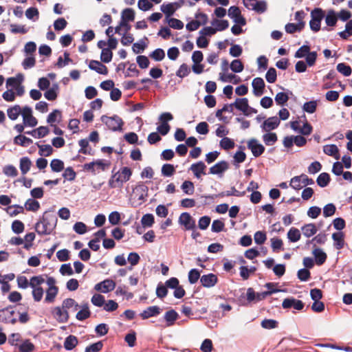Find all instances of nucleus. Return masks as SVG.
I'll use <instances>...</instances> for the list:
<instances>
[{
	"mask_svg": "<svg viewBox=\"0 0 352 352\" xmlns=\"http://www.w3.org/2000/svg\"><path fill=\"white\" fill-rule=\"evenodd\" d=\"M58 219L51 211H45L35 224V230L39 235L50 234L56 226Z\"/></svg>",
	"mask_w": 352,
	"mask_h": 352,
	"instance_id": "nucleus-1",
	"label": "nucleus"
},
{
	"mask_svg": "<svg viewBox=\"0 0 352 352\" xmlns=\"http://www.w3.org/2000/svg\"><path fill=\"white\" fill-rule=\"evenodd\" d=\"M112 173L113 175L108 182L109 186L111 188H121L124 183L130 179L132 175V170L130 168L124 166L116 173H114L113 169Z\"/></svg>",
	"mask_w": 352,
	"mask_h": 352,
	"instance_id": "nucleus-2",
	"label": "nucleus"
},
{
	"mask_svg": "<svg viewBox=\"0 0 352 352\" xmlns=\"http://www.w3.org/2000/svg\"><path fill=\"white\" fill-rule=\"evenodd\" d=\"M111 165V162L106 160H97L83 165V169L86 171L91 172L96 175L100 171H104L108 169Z\"/></svg>",
	"mask_w": 352,
	"mask_h": 352,
	"instance_id": "nucleus-3",
	"label": "nucleus"
},
{
	"mask_svg": "<svg viewBox=\"0 0 352 352\" xmlns=\"http://www.w3.org/2000/svg\"><path fill=\"white\" fill-rule=\"evenodd\" d=\"M101 121L112 131H121L122 130L124 122L122 119L117 115L111 117L104 115L102 116Z\"/></svg>",
	"mask_w": 352,
	"mask_h": 352,
	"instance_id": "nucleus-4",
	"label": "nucleus"
},
{
	"mask_svg": "<svg viewBox=\"0 0 352 352\" xmlns=\"http://www.w3.org/2000/svg\"><path fill=\"white\" fill-rule=\"evenodd\" d=\"M281 291V289H272L265 291L261 293H256L253 288L249 287L247 289L246 294L247 300L249 303H251L252 302H259L267 298L268 296H270L272 294L277 293Z\"/></svg>",
	"mask_w": 352,
	"mask_h": 352,
	"instance_id": "nucleus-5",
	"label": "nucleus"
},
{
	"mask_svg": "<svg viewBox=\"0 0 352 352\" xmlns=\"http://www.w3.org/2000/svg\"><path fill=\"white\" fill-rule=\"evenodd\" d=\"M309 26L312 31L317 32L320 30L321 21L324 17V11L320 8H316L311 12Z\"/></svg>",
	"mask_w": 352,
	"mask_h": 352,
	"instance_id": "nucleus-6",
	"label": "nucleus"
},
{
	"mask_svg": "<svg viewBox=\"0 0 352 352\" xmlns=\"http://www.w3.org/2000/svg\"><path fill=\"white\" fill-rule=\"evenodd\" d=\"M0 322L14 324L17 322L15 311L12 306L0 309Z\"/></svg>",
	"mask_w": 352,
	"mask_h": 352,
	"instance_id": "nucleus-7",
	"label": "nucleus"
},
{
	"mask_svg": "<svg viewBox=\"0 0 352 352\" xmlns=\"http://www.w3.org/2000/svg\"><path fill=\"white\" fill-rule=\"evenodd\" d=\"M179 225L184 226L185 230H194L196 227L195 221L191 215L187 212H182L178 219Z\"/></svg>",
	"mask_w": 352,
	"mask_h": 352,
	"instance_id": "nucleus-8",
	"label": "nucleus"
},
{
	"mask_svg": "<svg viewBox=\"0 0 352 352\" xmlns=\"http://www.w3.org/2000/svg\"><path fill=\"white\" fill-rule=\"evenodd\" d=\"M32 109L28 106H25L22 109L21 115L23 120V123L26 126L31 127L35 126L38 122L36 118L32 116Z\"/></svg>",
	"mask_w": 352,
	"mask_h": 352,
	"instance_id": "nucleus-9",
	"label": "nucleus"
},
{
	"mask_svg": "<svg viewBox=\"0 0 352 352\" xmlns=\"http://www.w3.org/2000/svg\"><path fill=\"white\" fill-rule=\"evenodd\" d=\"M228 16L233 19L234 22L241 25L246 24L245 19L241 15L239 7L233 6L228 9Z\"/></svg>",
	"mask_w": 352,
	"mask_h": 352,
	"instance_id": "nucleus-10",
	"label": "nucleus"
},
{
	"mask_svg": "<svg viewBox=\"0 0 352 352\" xmlns=\"http://www.w3.org/2000/svg\"><path fill=\"white\" fill-rule=\"evenodd\" d=\"M133 191L135 195L138 197V200L140 201L139 205H141L146 201L148 188L144 183H138L134 188Z\"/></svg>",
	"mask_w": 352,
	"mask_h": 352,
	"instance_id": "nucleus-11",
	"label": "nucleus"
},
{
	"mask_svg": "<svg viewBox=\"0 0 352 352\" xmlns=\"http://www.w3.org/2000/svg\"><path fill=\"white\" fill-rule=\"evenodd\" d=\"M248 148L251 150L252 155L255 157L261 156L265 151V146L260 144L256 139H250L247 144Z\"/></svg>",
	"mask_w": 352,
	"mask_h": 352,
	"instance_id": "nucleus-12",
	"label": "nucleus"
},
{
	"mask_svg": "<svg viewBox=\"0 0 352 352\" xmlns=\"http://www.w3.org/2000/svg\"><path fill=\"white\" fill-rule=\"evenodd\" d=\"M116 286V285L115 281H113L111 279L107 278L104 280L103 281L97 283L94 286V289L96 291H100L102 293L107 294L111 291H113L115 289Z\"/></svg>",
	"mask_w": 352,
	"mask_h": 352,
	"instance_id": "nucleus-13",
	"label": "nucleus"
},
{
	"mask_svg": "<svg viewBox=\"0 0 352 352\" xmlns=\"http://www.w3.org/2000/svg\"><path fill=\"white\" fill-rule=\"evenodd\" d=\"M200 283L203 287L210 288L218 283V277L213 273L204 274L200 278Z\"/></svg>",
	"mask_w": 352,
	"mask_h": 352,
	"instance_id": "nucleus-14",
	"label": "nucleus"
},
{
	"mask_svg": "<svg viewBox=\"0 0 352 352\" xmlns=\"http://www.w3.org/2000/svg\"><path fill=\"white\" fill-rule=\"evenodd\" d=\"M282 307L284 309L294 307L296 310H302L305 307V304L300 300L294 298H287L283 300Z\"/></svg>",
	"mask_w": 352,
	"mask_h": 352,
	"instance_id": "nucleus-15",
	"label": "nucleus"
},
{
	"mask_svg": "<svg viewBox=\"0 0 352 352\" xmlns=\"http://www.w3.org/2000/svg\"><path fill=\"white\" fill-rule=\"evenodd\" d=\"M54 318L60 323L67 322L69 320V313L67 310L63 307H56L52 311Z\"/></svg>",
	"mask_w": 352,
	"mask_h": 352,
	"instance_id": "nucleus-16",
	"label": "nucleus"
},
{
	"mask_svg": "<svg viewBox=\"0 0 352 352\" xmlns=\"http://www.w3.org/2000/svg\"><path fill=\"white\" fill-rule=\"evenodd\" d=\"M280 119L276 116L270 117L264 121L261 125L263 131H270L276 129L280 124Z\"/></svg>",
	"mask_w": 352,
	"mask_h": 352,
	"instance_id": "nucleus-17",
	"label": "nucleus"
},
{
	"mask_svg": "<svg viewBox=\"0 0 352 352\" xmlns=\"http://www.w3.org/2000/svg\"><path fill=\"white\" fill-rule=\"evenodd\" d=\"M253 92L256 96H261L264 93L265 82L262 78H255L252 82Z\"/></svg>",
	"mask_w": 352,
	"mask_h": 352,
	"instance_id": "nucleus-18",
	"label": "nucleus"
},
{
	"mask_svg": "<svg viewBox=\"0 0 352 352\" xmlns=\"http://www.w3.org/2000/svg\"><path fill=\"white\" fill-rule=\"evenodd\" d=\"M229 168L228 162L222 160L210 168L209 173L212 175H221Z\"/></svg>",
	"mask_w": 352,
	"mask_h": 352,
	"instance_id": "nucleus-19",
	"label": "nucleus"
},
{
	"mask_svg": "<svg viewBox=\"0 0 352 352\" xmlns=\"http://www.w3.org/2000/svg\"><path fill=\"white\" fill-rule=\"evenodd\" d=\"M206 168V166L202 161L194 163L190 167V170L193 173L195 177L197 179H199L201 175L206 174L205 172Z\"/></svg>",
	"mask_w": 352,
	"mask_h": 352,
	"instance_id": "nucleus-20",
	"label": "nucleus"
},
{
	"mask_svg": "<svg viewBox=\"0 0 352 352\" xmlns=\"http://www.w3.org/2000/svg\"><path fill=\"white\" fill-rule=\"evenodd\" d=\"M89 68L96 72L99 74L107 75L108 74L107 67L98 60H90L89 63Z\"/></svg>",
	"mask_w": 352,
	"mask_h": 352,
	"instance_id": "nucleus-21",
	"label": "nucleus"
},
{
	"mask_svg": "<svg viewBox=\"0 0 352 352\" xmlns=\"http://www.w3.org/2000/svg\"><path fill=\"white\" fill-rule=\"evenodd\" d=\"M234 105L238 110L242 111L245 116H250V113L248 112L249 104L248 98H236Z\"/></svg>",
	"mask_w": 352,
	"mask_h": 352,
	"instance_id": "nucleus-22",
	"label": "nucleus"
},
{
	"mask_svg": "<svg viewBox=\"0 0 352 352\" xmlns=\"http://www.w3.org/2000/svg\"><path fill=\"white\" fill-rule=\"evenodd\" d=\"M161 310L158 306H151L140 313V316L143 320H146L151 317L157 316L161 313Z\"/></svg>",
	"mask_w": 352,
	"mask_h": 352,
	"instance_id": "nucleus-23",
	"label": "nucleus"
},
{
	"mask_svg": "<svg viewBox=\"0 0 352 352\" xmlns=\"http://www.w3.org/2000/svg\"><path fill=\"white\" fill-rule=\"evenodd\" d=\"M50 130L47 126H39L36 129H33L30 131H25V134L32 135L35 138H42L48 135Z\"/></svg>",
	"mask_w": 352,
	"mask_h": 352,
	"instance_id": "nucleus-24",
	"label": "nucleus"
},
{
	"mask_svg": "<svg viewBox=\"0 0 352 352\" xmlns=\"http://www.w3.org/2000/svg\"><path fill=\"white\" fill-rule=\"evenodd\" d=\"M312 254L315 258V262L318 265H322L327 260V254L320 248H315Z\"/></svg>",
	"mask_w": 352,
	"mask_h": 352,
	"instance_id": "nucleus-25",
	"label": "nucleus"
},
{
	"mask_svg": "<svg viewBox=\"0 0 352 352\" xmlns=\"http://www.w3.org/2000/svg\"><path fill=\"white\" fill-rule=\"evenodd\" d=\"M325 23L327 26L333 27L338 21L337 13L333 10H328L327 14H324Z\"/></svg>",
	"mask_w": 352,
	"mask_h": 352,
	"instance_id": "nucleus-26",
	"label": "nucleus"
},
{
	"mask_svg": "<svg viewBox=\"0 0 352 352\" xmlns=\"http://www.w3.org/2000/svg\"><path fill=\"white\" fill-rule=\"evenodd\" d=\"M332 239L334 241V247L337 250H340L344 248V234L342 232H334L332 234Z\"/></svg>",
	"mask_w": 352,
	"mask_h": 352,
	"instance_id": "nucleus-27",
	"label": "nucleus"
},
{
	"mask_svg": "<svg viewBox=\"0 0 352 352\" xmlns=\"http://www.w3.org/2000/svg\"><path fill=\"white\" fill-rule=\"evenodd\" d=\"M301 230L302 231V234L306 237H311L316 234L318 229L314 223H307L304 225Z\"/></svg>",
	"mask_w": 352,
	"mask_h": 352,
	"instance_id": "nucleus-28",
	"label": "nucleus"
},
{
	"mask_svg": "<svg viewBox=\"0 0 352 352\" xmlns=\"http://www.w3.org/2000/svg\"><path fill=\"white\" fill-rule=\"evenodd\" d=\"M178 317L179 315L177 312L174 309H170L166 311L164 316L168 327L172 326L175 323V320H177Z\"/></svg>",
	"mask_w": 352,
	"mask_h": 352,
	"instance_id": "nucleus-29",
	"label": "nucleus"
},
{
	"mask_svg": "<svg viewBox=\"0 0 352 352\" xmlns=\"http://www.w3.org/2000/svg\"><path fill=\"white\" fill-rule=\"evenodd\" d=\"M62 118L61 111L58 109H54L51 112L47 118V122L51 126H54V123L60 122Z\"/></svg>",
	"mask_w": 352,
	"mask_h": 352,
	"instance_id": "nucleus-30",
	"label": "nucleus"
},
{
	"mask_svg": "<svg viewBox=\"0 0 352 352\" xmlns=\"http://www.w3.org/2000/svg\"><path fill=\"white\" fill-rule=\"evenodd\" d=\"M13 142L16 145L27 147L32 144V140L23 135H16L13 140Z\"/></svg>",
	"mask_w": 352,
	"mask_h": 352,
	"instance_id": "nucleus-31",
	"label": "nucleus"
},
{
	"mask_svg": "<svg viewBox=\"0 0 352 352\" xmlns=\"http://www.w3.org/2000/svg\"><path fill=\"white\" fill-rule=\"evenodd\" d=\"M323 151L326 155L333 156L336 160H338L340 158V156L338 155L339 150L336 144H329L324 146L323 147Z\"/></svg>",
	"mask_w": 352,
	"mask_h": 352,
	"instance_id": "nucleus-32",
	"label": "nucleus"
},
{
	"mask_svg": "<svg viewBox=\"0 0 352 352\" xmlns=\"http://www.w3.org/2000/svg\"><path fill=\"white\" fill-rule=\"evenodd\" d=\"M21 112L22 109L19 104H15L7 110L8 116L11 120H16Z\"/></svg>",
	"mask_w": 352,
	"mask_h": 352,
	"instance_id": "nucleus-33",
	"label": "nucleus"
},
{
	"mask_svg": "<svg viewBox=\"0 0 352 352\" xmlns=\"http://www.w3.org/2000/svg\"><path fill=\"white\" fill-rule=\"evenodd\" d=\"M78 340L75 336H67L64 342V347L67 351H71L78 344Z\"/></svg>",
	"mask_w": 352,
	"mask_h": 352,
	"instance_id": "nucleus-34",
	"label": "nucleus"
},
{
	"mask_svg": "<svg viewBox=\"0 0 352 352\" xmlns=\"http://www.w3.org/2000/svg\"><path fill=\"white\" fill-rule=\"evenodd\" d=\"M32 166V162L28 157H23L20 159V170L21 173L24 175L30 169Z\"/></svg>",
	"mask_w": 352,
	"mask_h": 352,
	"instance_id": "nucleus-35",
	"label": "nucleus"
},
{
	"mask_svg": "<svg viewBox=\"0 0 352 352\" xmlns=\"http://www.w3.org/2000/svg\"><path fill=\"white\" fill-rule=\"evenodd\" d=\"M91 316V312L89 309L88 304L86 303L82 306V309L80 310L76 316L77 320L80 321L85 320L89 318Z\"/></svg>",
	"mask_w": 352,
	"mask_h": 352,
	"instance_id": "nucleus-36",
	"label": "nucleus"
},
{
	"mask_svg": "<svg viewBox=\"0 0 352 352\" xmlns=\"http://www.w3.org/2000/svg\"><path fill=\"white\" fill-rule=\"evenodd\" d=\"M252 10L258 14L264 13L267 10V3L265 1H256V3L250 5Z\"/></svg>",
	"mask_w": 352,
	"mask_h": 352,
	"instance_id": "nucleus-37",
	"label": "nucleus"
},
{
	"mask_svg": "<svg viewBox=\"0 0 352 352\" xmlns=\"http://www.w3.org/2000/svg\"><path fill=\"white\" fill-rule=\"evenodd\" d=\"M330 181L331 178L329 175L327 173H322L317 177L316 183L320 187L324 188L328 186Z\"/></svg>",
	"mask_w": 352,
	"mask_h": 352,
	"instance_id": "nucleus-38",
	"label": "nucleus"
},
{
	"mask_svg": "<svg viewBox=\"0 0 352 352\" xmlns=\"http://www.w3.org/2000/svg\"><path fill=\"white\" fill-rule=\"evenodd\" d=\"M245 195V191H239L237 190L234 187H232L230 190H227L224 192H220L217 196L218 197H230V196H235V197H243Z\"/></svg>",
	"mask_w": 352,
	"mask_h": 352,
	"instance_id": "nucleus-39",
	"label": "nucleus"
},
{
	"mask_svg": "<svg viewBox=\"0 0 352 352\" xmlns=\"http://www.w3.org/2000/svg\"><path fill=\"white\" fill-rule=\"evenodd\" d=\"M160 10L166 15V20L170 19L169 17L172 16L176 11L175 8L173 7V4L171 3H163L160 6Z\"/></svg>",
	"mask_w": 352,
	"mask_h": 352,
	"instance_id": "nucleus-40",
	"label": "nucleus"
},
{
	"mask_svg": "<svg viewBox=\"0 0 352 352\" xmlns=\"http://www.w3.org/2000/svg\"><path fill=\"white\" fill-rule=\"evenodd\" d=\"M338 36L344 40L352 36V20H349L345 25V30L338 33Z\"/></svg>",
	"mask_w": 352,
	"mask_h": 352,
	"instance_id": "nucleus-41",
	"label": "nucleus"
},
{
	"mask_svg": "<svg viewBox=\"0 0 352 352\" xmlns=\"http://www.w3.org/2000/svg\"><path fill=\"white\" fill-rule=\"evenodd\" d=\"M262 138L265 144L267 146H272L278 140L277 135L275 133H267Z\"/></svg>",
	"mask_w": 352,
	"mask_h": 352,
	"instance_id": "nucleus-42",
	"label": "nucleus"
},
{
	"mask_svg": "<svg viewBox=\"0 0 352 352\" xmlns=\"http://www.w3.org/2000/svg\"><path fill=\"white\" fill-rule=\"evenodd\" d=\"M300 230L296 228H292L287 232V238L289 241L294 243L297 242L300 239Z\"/></svg>",
	"mask_w": 352,
	"mask_h": 352,
	"instance_id": "nucleus-43",
	"label": "nucleus"
},
{
	"mask_svg": "<svg viewBox=\"0 0 352 352\" xmlns=\"http://www.w3.org/2000/svg\"><path fill=\"white\" fill-rule=\"evenodd\" d=\"M25 208L28 211L36 212L40 208V204L34 199H28L25 203Z\"/></svg>",
	"mask_w": 352,
	"mask_h": 352,
	"instance_id": "nucleus-44",
	"label": "nucleus"
},
{
	"mask_svg": "<svg viewBox=\"0 0 352 352\" xmlns=\"http://www.w3.org/2000/svg\"><path fill=\"white\" fill-rule=\"evenodd\" d=\"M6 211L10 216L14 217L19 213H23L24 208L22 206L20 205H13L8 206L6 209Z\"/></svg>",
	"mask_w": 352,
	"mask_h": 352,
	"instance_id": "nucleus-45",
	"label": "nucleus"
},
{
	"mask_svg": "<svg viewBox=\"0 0 352 352\" xmlns=\"http://www.w3.org/2000/svg\"><path fill=\"white\" fill-rule=\"evenodd\" d=\"M135 19V12L132 8H126L122 12L121 21H133Z\"/></svg>",
	"mask_w": 352,
	"mask_h": 352,
	"instance_id": "nucleus-46",
	"label": "nucleus"
},
{
	"mask_svg": "<svg viewBox=\"0 0 352 352\" xmlns=\"http://www.w3.org/2000/svg\"><path fill=\"white\" fill-rule=\"evenodd\" d=\"M58 292V287H51L48 288L46 291V296L45 298V301L46 302H53L56 296H57Z\"/></svg>",
	"mask_w": 352,
	"mask_h": 352,
	"instance_id": "nucleus-47",
	"label": "nucleus"
},
{
	"mask_svg": "<svg viewBox=\"0 0 352 352\" xmlns=\"http://www.w3.org/2000/svg\"><path fill=\"white\" fill-rule=\"evenodd\" d=\"M34 345L30 340L26 339L19 346L20 352H32L34 350Z\"/></svg>",
	"mask_w": 352,
	"mask_h": 352,
	"instance_id": "nucleus-48",
	"label": "nucleus"
},
{
	"mask_svg": "<svg viewBox=\"0 0 352 352\" xmlns=\"http://www.w3.org/2000/svg\"><path fill=\"white\" fill-rule=\"evenodd\" d=\"M36 145L39 148L38 154L41 156H50L53 152V148L50 144L40 145L37 143Z\"/></svg>",
	"mask_w": 352,
	"mask_h": 352,
	"instance_id": "nucleus-49",
	"label": "nucleus"
},
{
	"mask_svg": "<svg viewBox=\"0 0 352 352\" xmlns=\"http://www.w3.org/2000/svg\"><path fill=\"white\" fill-rule=\"evenodd\" d=\"M336 69L338 72L344 76H349L351 74V67L346 63H341L337 65Z\"/></svg>",
	"mask_w": 352,
	"mask_h": 352,
	"instance_id": "nucleus-50",
	"label": "nucleus"
},
{
	"mask_svg": "<svg viewBox=\"0 0 352 352\" xmlns=\"http://www.w3.org/2000/svg\"><path fill=\"white\" fill-rule=\"evenodd\" d=\"M50 166L52 171L58 173L64 169V162L59 159H54L51 161Z\"/></svg>",
	"mask_w": 352,
	"mask_h": 352,
	"instance_id": "nucleus-51",
	"label": "nucleus"
},
{
	"mask_svg": "<svg viewBox=\"0 0 352 352\" xmlns=\"http://www.w3.org/2000/svg\"><path fill=\"white\" fill-rule=\"evenodd\" d=\"M317 100H311L304 103L302 110L308 113H314L316 111Z\"/></svg>",
	"mask_w": 352,
	"mask_h": 352,
	"instance_id": "nucleus-52",
	"label": "nucleus"
},
{
	"mask_svg": "<svg viewBox=\"0 0 352 352\" xmlns=\"http://www.w3.org/2000/svg\"><path fill=\"white\" fill-rule=\"evenodd\" d=\"M155 222L154 216L152 214H146L142 216L141 223L143 227L150 228Z\"/></svg>",
	"mask_w": 352,
	"mask_h": 352,
	"instance_id": "nucleus-53",
	"label": "nucleus"
},
{
	"mask_svg": "<svg viewBox=\"0 0 352 352\" xmlns=\"http://www.w3.org/2000/svg\"><path fill=\"white\" fill-rule=\"evenodd\" d=\"M113 57V52L109 48H103L101 54L100 60L102 62L108 63L111 61Z\"/></svg>",
	"mask_w": 352,
	"mask_h": 352,
	"instance_id": "nucleus-54",
	"label": "nucleus"
},
{
	"mask_svg": "<svg viewBox=\"0 0 352 352\" xmlns=\"http://www.w3.org/2000/svg\"><path fill=\"white\" fill-rule=\"evenodd\" d=\"M78 144L80 146V149L78 151V153H82L85 155L91 154V148H89V140L87 139H82L79 140Z\"/></svg>",
	"mask_w": 352,
	"mask_h": 352,
	"instance_id": "nucleus-55",
	"label": "nucleus"
},
{
	"mask_svg": "<svg viewBox=\"0 0 352 352\" xmlns=\"http://www.w3.org/2000/svg\"><path fill=\"white\" fill-rule=\"evenodd\" d=\"M149 56L155 61H161L165 57V52L162 48H157L150 54Z\"/></svg>",
	"mask_w": 352,
	"mask_h": 352,
	"instance_id": "nucleus-56",
	"label": "nucleus"
},
{
	"mask_svg": "<svg viewBox=\"0 0 352 352\" xmlns=\"http://www.w3.org/2000/svg\"><path fill=\"white\" fill-rule=\"evenodd\" d=\"M230 67V69L234 73H240L244 69L243 64L239 59L232 60Z\"/></svg>",
	"mask_w": 352,
	"mask_h": 352,
	"instance_id": "nucleus-57",
	"label": "nucleus"
},
{
	"mask_svg": "<svg viewBox=\"0 0 352 352\" xmlns=\"http://www.w3.org/2000/svg\"><path fill=\"white\" fill-rule=\"evenodd\" d=\"M188 281L190 284L196 283L201 278L200 272L197 269H192L188 272Z\"/></svg>",
	"mask_w": 352,
	"mask_h": 352,
	"instance_id": "nucleus-58",
	"label": "nucleus"
},
{
	"mask_svg": "<svg viewBox=\"0 0 352 352\" xmlns=\"http://www.w3.org/2000/svg\"><path fill=\"white\" fill-rule=\"evenodd\" d=\"M91 303L96 306V307H101L104 305V302H105V298L104 297L101 295V294H95L92 297H91Z\"/></svg>",
	"mask_w": 352,
	"mask_h": 352,
	"instance_id": "nucleus-59",
	"label": "nucleus"
},
{
	"mask_svg": "<svg viewBox=\"0 0 352 352\" xmlns=\"http://www.w3.org/2000/svg\"><path fill=\"white\" fill-rule=\"evenodd\" d=\"M278 322L277 320L274 319H264L261 322V327L266 329H272L278 327Z\"/></svg>",
	"mask_w": 352,
	"mask_h": 352,
	"instance_id": "nucleus-60",
	"label": "nucleus"
},
{
	"mask_svg": "<svg viewBox=\"0 0 352 352\" xmlns=\"http://www.w3.org/2000/svg\"><path fill=\"white\" fill-rule=\"evenodd\" d=\"M25 16L28 19L35 21L38 19L39 12L37 8L31 7L25 11Z\"/></svg>",
	"mask_w": 352,
	"mask_h": 352,
	"instance_id": "nucleus-61",
	"label": "nucleus"
},
{
	"mask_svg": "<svg viewBox=\"0 0 352 352\" xmlns=\"http://www.w3.org/2000/svg\"><path fill=\"white\" fill-rule=\"evenodd\" d=\"M181 188L184 193L187 195H192L195 191L194 184L190 181H185L181 186Z\"/></svg>",
	"mask_w": 352,
	"mask_h": 352,
	"instance_id": "nucleus-62",
	"label": "nucleus"
},
{
	"mask_svg": "<svg viewBox=\"0 0 352 352\" xmlns=\"http://www.w3.org/2000/svg\"><path fill=\"white\" fill-rule=\"evenodd\" d=\"M310 52V47L307 45L301 46L295 53L294 57L301 58L305 57Z\"/></svg>",
	"mask_w": 352,
	"mask_h": 352,
	"instance_id": "nucleus-63",
	"label": "nucleus"
},
{
	"mask_svg": "<svg viewBox=\"0 0 352 352\" xmlns=\"http://www.w3.org/2000/svg\"><path fill=\"white\" fill-rule=\"evenodd\" d=\"M3 173L8 177H16L18 175V170L13 165H6L3 168Z\"/></svg>",
	"mask_w": 352,
	"mask_h": 352,
	"instance_id": "nucleus-64",
	"label": "nucleus"
}]
</instances>
